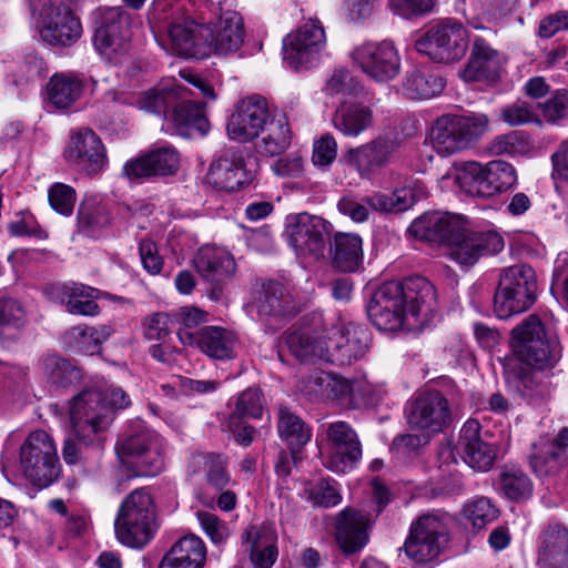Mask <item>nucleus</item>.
Returning a JSON list of instances; mask_svg holds the SVG:
<instances>
[{
    "instance_id": "obj_1",
    "label": "nucleus",
    "mask_w": 568,
    "mask_h": 568,
    "mask_svg": "<svg viewBox=\"0 0 568 568\" xmlns=\"http://www.w3.org/2000/svg\"><path fill=\"white\" fill-rule=\"evenodd\" d=\"M434 302L433 284L423 276H412L382 284L367 305V314L378 329L395 331L405 325L408 316L416 318L432 310Z\"/></svg>"
},
{
    "instance_id": "obj_2",
    "label": "nucleus",
    "mask_w": 568,
    "mask_h": 568,
    "mask_svg": "<svg viewBox=\"0 0 568 568\" xmlns=\"http://www.w3.org/2000/svg\"><path fill=\"white\" fill-rule=\"evenodd\" d=\"M159 528L154 500L145 488L133 490L121 503L115 520L116 539L124 546L142 549Z\"/></svg>"
},
{
    "instance_id": "obj_3",
    "label": "nucleus",
    "mask_w": 568,
    "mask_h": 568,
    "mask_svg": "<svg viewBox=\"0 0 568 568\" xmlns=\"http://www.w3.org/2000/svg\"><path fill=\"white\" fill-rule=\"evenodd\" d=\"M115 453L130 477H154L164 469L160 438L140 422L115 444Z\"/></svg>"
},
{
    "instance_id": "obj_4",
    "label": "nucleus",
    "mask_w": 568,
    "mask_h": 568,
    "mask_svg": "<svg viewBox=\"0 0 568 568\" xmlns=\"http://www.w3.org/2000/svg\"><path fill=\"white\" fill-rule=\"evenodd\" d=\"M511 346L521 362L537 369L554 367L561 357L558 337L537 315H529L513 329Z\"/></svg>"
},
{
    "instance_id": "obj_5",
    "label": "nucleus",
    "mask_w": 568,
    "mask_h": 568,
    "mask_svg": "<svg viewBox=\"0 0 568 568\" xmlns=\"http://www.w3.org/2000/svg\"><path fill=\"white\" fill-rule=\"evenodd\" d=\"M69 414L75 438L85 446H100L102 434L112 423V409L104 393L82 390L72 398Z\"/></svg>"
},
{
    "instance_id": "obj_6",
    "label": "nucleus",
    "mask_w": 568,
    "mask_h": 568,
    "mask_svg": "<svg viewBox=\"0 0 568 568\" xmlns=\"http://www.w3.org/2000/svg\"><path fill=\"white\" fill-rule=\"evenodd\" d=\"M488 129L485 113L444 114L432 128L433 145L439 154H453L473 146Z\"/></svg>"
},
{
    "instance_id": "obj_7",
    "label": "nucleus",
    "mask_w": 568,
    "mask_h": 568,
    "mask_svg": "<svg viewBox=\"0 0 568 568\" xmlns=\"http://www.w3.org/2000/svg\"><path fill=\"white\" fill-rule=\"evenodd\" d=\"M450 517L444 511H429L410 524L409 534L402 547L416 564H427L439 557L449 540Z\"/></svg>"
},
{
    "instance_id": "obj_8",
    "label": "nucleus",
    "mask_w": 568,
    "mask_h": 568,
    "mask_svg": "<svg viewBox=\"0 0 568 568\" xmlns=\"http://www.w3.org/2000/svg\"><path fill=\"white\" fill-rule=\"evenodd\" d=\"M537 280L535 271L526 264L505 268L494 296V312L506 320L528 310L536 301Z\"/></svg>"
},
{
    "instance_id": "obj_9",
    "label": "nucleus",
    "mask_w": 568,
    "mask_h": 568,
    "mask_svg": "<svg viewBox=\"0 0 568 568\" xmlns=\"http://www.w3.org/2000/svg\"><path fill=\"white\" fill-rule=\"evenodd\" d=\"M70 0H32L31 9L39 12L41 39L57 47H69L82 34L80 20L72 13Z\"/></svg>"
},
{
    "instance_id": "obj_10",
    "label": "nucleus",
    "mask_w": 568,
    "mask_h": 568,
    "mask_svg": "<svg viewBox=\"0 0 568 568\" xmlns=\"http://www.w3.org/2000/svg\"><path fill=\"white\" fill-rule=\"evenodd\" d=\"M20 463L26 477L39 488L51 485L60 474L57 447L44 430L28 436L20 449Z\"/></svg>"
},
{
    "instance_id": "obj_11",
    "label": "nucleus",
    "mask_w": 568,
    "mask_h": 568,
    "mask_svg": "<svg viewBox=\"0 0 568 568\" xmlns=\"http://www.w3.org/2000/svg\"><path fill=\"white\" fill-rule=\"evenodd\" d=\"M469 36L460 21L446 19L430 27L415 42L418 52L438 63L459 61L466 53Z\"/></svg>"
},
{
    "instance_id": "obj_12",
    "label": "nucleus",
    "mask_w": 568,
    "mask_h": 568,
    "mask_svg": "<svg viewBox=\"0 0 568 568\" xmlns=\"http://www.w3.org/2000/svg\"><path fill=\"white\" fill-rule=\"evenodd\" d=\"M331 229L323 217L302 212L286 216L284 236L297 256L320 260L324 257Z\"/></svg>"
},
{
    "instance_id": "obj_13",
    "label": "nucleus",
    "mask_w": 568,
    "mask_h": 568,
    "mask_svg": "<svg viewBox=\"0 0 568 568\" xmlns=\"http://www.w3.org/2000/svg\"><path fill=\"white\" fill-rule=\"evenodd\" d=\"M326 45L325 30L318 19H308L283 39V58L294 70L308 69L318 63Z\"/></svg>"
},
{
    "instance_id": "obj_14",
    "label": "nucleus",
    "mask_w": 568,
    "mask_h": 568,
    "mask_svg": "<svg viewBox=\"0 0 568 568\" xmlns=\"http://www.w3.org/2000/svg\"><path fill=\"white\" fill-rule=\"evenodd\" d=\"M405 418L412 429L434 435L450 424L452 409L440 392L425 390L406 403Z\"/></svg>"
},
{
    "instance_id": "obj_15",
    "label": "nucleus",
    "mask_w": 568,
    "mask_h": 568,
    "mask_svg": "<svg viewBox=\"0 0 568 568\" xmlns=\"http://www.w3.org/2000/svg\"><path fill=\"white\" fill-rule=\"evenodd\" d=\"M131 17L120 7L100 11L93 37L97 50L108 60L116 62L129 50Z\"/></svg>"
},
{
    "instance_id": "obj_16",
    "label": "nucleus",
    "mask_w": 568,
    "mask_h": 568,
    "mask_svg": "<svg viewBox=\"0 0 568 568\" xmlns=\"http://www.w3.org/2000/svg\"><path fill=\"white\" fill-rule=\"evenodd\" d=\"M352 58L376 82L392 81L400 70V57L390 41L364 43L353 51Z\"/></svg>"
},
{
    "instance_id": "obj_17",
    "label": "nucleus",
    "mask_w": 568,
    "mask_h": 568,
    "mask_svg": "<svg viewBox=\"0 0 568 568\" xmlns=\"http://www.w3.org/2000/svg\"><path fill=\"white\" fill-rule=\"evenodd\" d=\"M329 454L324 465L335 473H346L362 458V445L353 427L344 422L331 423L326 429Z\"/></svg>"
},
{
    "instance_id": "obj_18",
    "label": "nucleus",
    "mask_w": 568,
    "mask_h": 568,
    "mask_svg": "<svg viewBox=\"0 0 568 568\" xmlns=\"http://www.w3.org/2000/svg\"><path fill=\"white\" fill-rule=\"evenodd\" d=\"M200 39L204 48V58L212 53L227 55L236 52L244 42V23L236 11L223 12L213 29L206 24V29H200Z\"/></svg>"
},
{
    "instance_id": "obj_19",
    "label": "nucleus",
    "mask_w": 568,
    "mask_h": 568,
    "mask_svg": "<svg viewBox=\"0 0 568 568\" xmlns=\"http://www.w3.org/2000/svg\"><path fill=\"white\" fill-rule=\"evenodd\" d=\"M328 363L333 365H349L363 357L371 342L369 332L357 324L334 326L327 329Z\"/></svg>"
},
{
    "instance_id": "obj_20",
    "label": "nucleus",
    "mask_w": 568,
    "mask_h": 568,
    "mask_svg": "<svg viewBox=\"0 0 568 568\" xmlns=\"http://www.w3.org/2000/svg\"><path fill=\"white\" fill-rule=\"evenodd\" d=\"M64 158L90 175L102 173L108 165L104 144L99 135L88 128L71 134L64 150Z\"/></svg>"
},
{
    "instance_id": "obj_21",
    "label": "nucleus",
    "mask_w": 568,
    "mask_h": 568,
    "mask_svg": "<svg viewBox=\"0 0 568 568\" xmlns=\"http://www.w3.org/2000/svg\"><path fill=\"white\" fill-rule=\"evenodd\" d=\"M270 119L266 100L260 95L248 97L230 116L227 135L239 142L252 141L261 134Z\"/></svg>"
},
{
    "instance_id": "obj_22",
    "label": "nucleus",
    "mask_w": 568,
    "mask_h": 568,
    "mask_svg": "<svg viewBox=\"0 0 568 568\" xmlns=\"http://www.w3.org/2000/svg\"><path fill=\"white\" fill-rule=\"evenodd\" d=\"M491 439L493 435L483 432L478 420L468 419L460 429L465 463L479 471L489 470L497 458V444Z\"/></svg>"
},
{
    "instance_id": "obj_23",
    "label": "nucleus",
    "mask_w": 568,
    "mask_h": 568,
    "mask_svg": "<svg viewBox=\"0 0 568 568\" xmlns=\"http://www.w3.org/2000/svg\"><path fill=\"white\" fill-rule=\"evenodd\" d=\"M466 227V220L462 215L432 212L415 219L408 230L420 240L449 245Z\"/></svg>"
},
{
    "instance_id": "obj_24",
    "label": "nucleus",
    "mask_w": 568,
    "mask_h": 568,
    "mask_svg": "<svg viewBox=\"0 0 568 568\" xmlns=\"http://www.w3.org/2000/svg\"><path fill=\"white\" fill-rule=\"evenodd\" d=\"M448 246L452 260L468 266L483 255L500 252L504 240L496 232H473L466 227Z\"/></svg>"
},
{
    "instance_id": "obj_25",
    "label": "nucleus",
    "mask_w": 568,
    "mask_h": 568,
    "mask_svg": "<svg viewBox=\"0 0 568 568\" xmlns=\"http://www.w3.org/2000/svg\"><path fill=\"white\" fill-rule=\"evenodd\" d=\"M503 64L500 53L493 49L486 40L476 37L468 63L460 72V77L466 82L481 81L496 84L500 80Z\"/></svg>"
},
{
    "instance_id": "obj_26",
    "label": "nucleus",
    "mask_w": 568,
    "mask_h": 568,
    "mask_svg": "<svg viewBox=\"0 0 568 568\" xmlns=\"http://www.w3.org/2000/svg\"><path fill=\"white\" fill-rule=\"evenodd\" d=\"M258 316L265 321H283L294 316L298 306L288 290L278 282L264 283L255 293L253 302Z\"/></svg>"
},
{
    "instance_id": "obj_27",
    "label": "nucleus",
    "mask_w": 568,
    "mask_h": 568,
    "mask_svg": "<svg viewBox=\"0 0 568 568\" xmlns=\"http://www.w3.org/2000/svg\"><path fill=\"white\" fill-rule=\"evenodd\" d=\"M197 273L213 285L212 293L217 298L222 285L234 274L236 265L233 256L225 250L216 246H203L194 257Z\"/></svg>"
},
{
    "instance_id": "obj_28",
    "label": "nucleus",
    "mask_w": 568,
    "mask_h": 568,
    "mask_svg": "<svg viewBox=\"0 0 568 568\" xmlns=\"http://www.w3.org/2000/svg\"><path fill=\"white\" fill-rule=\"evenodd\" d=\"M180 168V155L173 148H159L126 161L123 175L126 178H152L174 175Z\"/></svg>"
},
{
    "instance_id": "obj_29",
    "label": "nucleus",
    "mask_w": 568,
    "mask_h": 568,
    "mask_svg": "<svg viewBox=\"0 0 568 568\" xmlns=\"http://www.w3.org/2000/svg\"><path fill=\"white\" fill-rule=\"evenodd\" d=\"M395 146L394 142L386 139H375L348 150L343 155V161L361 175H375L388 165Z\"/></svg>"
},
{
    "instance_id": "obj_30",
    "label": "nucleus",
    "mask_w": 568,
    "mask_h": 568,
    "mask_svg": "<svg viewBox=\"0 0 568 568\" xmlns=\"http://www.w3.org/2000/svg\"><path fill=\"white\" fill-rule=\"evenodd\" d=\"M538 568H568V528L548 524L538 535L536 545Z\"/></svg>"
},
{
    "instance_id": "obj_31",
    "label": "nucleus",
    "mask_w": 568,
    "mask_h": 568,
    "mask_svg": "<svg viewBox=\"0 0 568 568\" xmlns=\"http://www.w3.org/2000/svg\"><path fill=\"white\" fill-rule=\"evenodd\" d=\"M369 517L355 508L347 507L336 517V541L346 555L361 551L368 542Z\"/></svg>"
},
{
    "instance_id": "obj_32",
    "label": "nucleus",
    "mask_w": 568,
    "mask_h": 568,
    "mask_svg": "<svg viewBox=\"0 0 568 568\" xmlns=\"http://www.w3.org/2000/svg\"><path fill=\"white\" fill-rule=\"evenodd\" d=\"M262 160L257 155L230 148L214 155L207 174L216 178H256L262 173Z\"/></svg>"
},
{
    "instance_id": "obj_33",
    "label": "nucleus",
    "mask_w": 568,
    "mask_h": 568,
    "mask_svg": "<svg viewBox=\"0 0 568 568\" xmlns=\"http://www.w3.org/2000/svg\"><path fill=\"white\" fill-rule=\"evenodd\" d=\"M179 338L184 345L197 346L214 359L234 357V337L219 326H206L196 332L182 331L179 333Z\"/></svg>"
},
{
    "instance_id": "obj_34",
    "label": "nucleus",
    "mask_w": 568,
    "mask_h": 568,
    "mask_svg": "<svg viewBox=\"0 0 568 568\" xmlns=\"http://www.w3.org/2000/svg\"><path fill=\"white\" fill-rule=\"evenodd\" d=\"M166 121L172 125V133L182 138H203L210 130L202 102H178Z\"/></svg>"
},
{
    "instance_id": "obj_35",
    "label": "nucleus",
    "mask_w": 568,
    "mask_h": 568,
    "mask_svg": "<svg viewBox=\"0 0 568 568\" xmlns=\"http://www.w3.org/2000/svg\"><path fill=\"white\" fill-rule=\"evenodd\" d=\"M286 344L291 353L303 363H328L327 329L318 331H291L286 333Z\"/></svg>"
},
{
    "instance_id": "obj_36",
    "label": "nucleus",
    "mask_w": 568,
    "mask_h": 568,
    "mask_svg": "<svg viewBox=\"0 0 568 568\" xmlns=\"http://www.w3.org/2000/svg\"><path fill=\"white\" fill-rule=\"evenodd\" d=\"M335 130L346 138H357L374 125V110L362 102L341 103L332 116Z\"/></svg>"
},
{
    "instance_id": "obj_37",
    "label": "nucleus",
    "mask_w": 568,
    "mask_h": 568,
    "mask_svg": "<svg viewBox=\"0 0 568 568\" xmlns=\"http://www.w3.org/2000/svg\"><path fill=\"white\" fill-rule=\"evenodd\" d=\"M205 560V544L200 537L190 534L172 545L163 556L159 568H203Z\"/></svg>"
},
{
    "instance_id": "obj_38",
    "label": "nucleus",
    "mask_w": 568,
    "mask_h": 568,
    "mask_svg": "<svg viewBox=\"0 0 568 568\" xmlns=\"http://www.w3.org/2000/svg\"><path fill=\"white\" fill-rule=\"evenodd\" d=\"M68 313L81 316H95L100 306L95 302L99 290L78 282L63 283L57 286Z\"/></svg>"
},
{
    "instance_id": "obj_39",
    "label": "nucleus",
    "mask_w": 568,
    "mask_h": 568,
    "mask_svg": "<svg viewBox=\"0 0 568 568\" xmlns=\"http://www.w3.org/2000/svg\"><path fill=\"white\" fill-rule=\"evenodd\" d=\"M200 29H206V24L199 23L191 18L171 23L169 37L174 51L184 57L204 58Z\"/></svg>"
},
{
    "instance_id": "obj_40",
    "label": "nucleus",
    "mask_w": 568,
    "mask_h": 568,
    "mask_svg": "<svg viewBox=\"0 0 568 568\" xmlns=\"http://www.w3.org/2000/svg\"><path fill=\"white\" fill-rule=\"evenodd\" d=\"M243 541L250 544V560L254 568H272L278 555L274 531L251 527L244 532Z\"/></svg>"
},
{
    "instance_id": "obj_41",
    "label": "nucleus",
    "mask_w": 568,
    "mask_h": 568,
    "mask_svg": "<svg viewBox=\"0 0 568 568\" xmlns=\"http://www.w3.org/2000/svg\"><path fill=\"white\" fill-rule=\"evenodd\" d=\"M362 245L357 234L336 233L329 246L333 266L344 273L357 271L363 261Z\"/></svg>"
},
{
    "instance_id": "obj_42",
    "label": "nucleus",
    "mask_w": 568,
    "mask_h": 568,
    "mask_svg": "<svg viewBox=\"0 0 568 568\" xmlns=\"http://www.w3.org/2000/svg\"><path fill=\"white\" fill-rule=\"evenodd\" d=\"M226 465V456L216 453H197L191 459L193 471L202 473L206 485L216 491L223 490L231 483Z\"/></svg>"
},
{
    "instance_id": "obj_43",
    "label": "nucleus",
    "mask_w": 568,
    "mask_h": 568,
    "mask_svg": "<svg viewBox=\"0 0 568 568\" xmlns=\"http://www.w3.org/2000/svg\"><path fill=\"white\" fill-rule=\"evenodd\" d=\"M28 323L24 304L11 296H0V341H16Z\"/></svg>"
},
{
    "instance_id": "obj_44",
    "label": "nucleus",
    "mask_w": 568,
    "mask_h": 568,
    "mask_svg": "<svg viewBox=\"0 0 568 568\" xmlns=\"http://www.w3.org/2000/svg\"><path fill=\"white\" fill-rule=\"evenodd\" d=\"M277 433L287 447L301 448L311 440L312 429L287 406L281 405L277 412Z\"/></svg>"
},
{
    "instance_id": "obj_45",
    "label": "nucleus",
    "mask_w": 568,
    "mask_h": 568,
    "mask_svg": "<svg viewBox=\"0 0 568 568\" xmlns=\"http://www.w3.org/2000/svg\"><path fill=\"white\" fill-rule=\"evenodd\" d=\"M83 87L79 75L57 73L48 83V97L55 108L67 109L81 97Z\"/></svg>"
},
{
    "instance_id": "obj_46",
    "label": "nucleus",
    "mask_w": 568,
    "mask_h": 568,
    "mask_svg": "<svg viewBox=\"0 0 568 568\" xmlns=\"http://www.w3.org/2000/svg\"><path fill=\"white\" fill-rule=\"evenodd\" d=\"M77 220L78 231L88 237H98L111 223L109 210L95 201L82 203Z\"/></svg>"
},
{
    "instance_id": "obj_47",
    "label": "nucleus",
    "mask_w": 568,
    "mask_h": 568,
    "mask_svg": "<svg viewBox=\"0 0 568 568\" xmlns=\"http://www.w3.org/2000/svg\"><path fill=\"white\" fill-rule=\"evenodd\" d=\"M261 134L258 148L267 155L283 152L291 143V130L285 116L271 118Z\"/></svg>"
},
{
    "instance_id": "obj_48",
    "label": "nucleus",
    "mask_w": 568,
    "mask_h": 568,
    "mask_svg": "<svg viewBox=\"0 0 568 568\" xmlns=\"http://www.w3.org/2000/svg\"><path fill=\"white\" fill-rule=\"evenodd\" d=\"M403 85L412 99H430L443 91L445 81L440 77L413 70L406 74Z\"/></svg>"
},
{
    "instance_id": "obj_49",
    "label": "nucleus",
    "mask_w": 568,
    "mask_h": 568,
    "mask_svg": "<svg viewBox=\"0 0 568 568\" xmlns=\"http://www.w3.org/2000/svg\"><path fill=\"white\" fill-rule=\"evenodd\" d=\"M560 453L556 449V445L550 443L548 438H540L531 445L529 454V464L532 471L539 476H549L558 470V459Z\"/></svg>"
},
{
    "instance_id": "obj_50",
    "label": "nucleus",
    "mask_w": 568,
    "mask_h": 568,
    "mask_svg": "<svg viewBox=\"0 0 568 568\" xmlns=\"http://www.w3.org/2000/svg\"><path fill=\"white\" fill-rule=\"evenodd\" d=\"M41 367L48 381L58 386L67 387L81 378L80 371L71 362L55 354L43 357Z\"/></svg>"
},
{
    "instance_id": "obj_51",
    "label": "nucleus",
    "mask_w": 568,
    "mask_h": 568,
    "mask_svg": "<svg viewBox=\"0 0 568 568\" xmlns=\"http://www.w3.org/2000/svg\"><path fill=\"white\" fill-rule=\"evenodd\" d=\"M179 85L170 89H152L140 98L139 105L146 112L163 114L168 120L171 113L170 109L173 110L179 102Z\"/></svg>"
},
{
    "instance_id": "obj_52",
    "label": "nucleus",
    "mask_w": 568,
    "mask_h": 568,
    "mask_svg": "<svg viewBox=\"0 0 568 568\" xmlns=\"http://www.w3.org/2000/svg\"><path fill=\"white\" fill-rule=\"evenodd\" d=\"M500 488L504 495L515 501L528 499L532 494V481L519 468H506L499 476Z\"/></svg>"
},
{
    "instance_id": "obj_53",
    "label": "nucleus",
    "mask_w": 568,
    "mask_h": 568,
    "mask_svg": "<svg viewBox=\"0 0 568 568\" xmlns=\"http://www.w3.org/2000/svg\"><path fill=\"white\" fill-rule=\"evenodd\" d=\"M463 515L466 519V525L469 524L474 530L478 531L496 520L499 516V510L490 499L480 497L465 505Z\"/></svg>"
},
{
    "instance_id": "obj_54",
    "label": "nucleus",
    "mask_w": 568,
    "mask_h": 568,
    "mask_svg": "<svg viewBox=\"0 0 568 568\" xmlns=\"http://www.w3.org/2000/svg\"><path fill=\"white\" fill-rule=\"evenodd\" d=\"M263 412L262 393L258 388H247L239 394L235 408L230 415V422L236 423L241 418H260Z\"/></svg>"
},
{
    "instance_id": "obj_55",
    "label": "nucleus",
    "mask_w": 568,
    "mask_h": 568,
    "mask_svg": "<svg viewBox=\"0 0 568 568\" xmlns=\"http://www.w3.org/2000/svg\"><path fill=\"white\" fill-rule=\"evenodd\" d=\"M499 118L510 126L540 123L536 108L523 100H517L500 110Z\"/></svg>"
},
{
    "instance_id": "obj_56",
    "label": "nucleus",
    "mask_w": 568,
    "mask_h": 568,
    "mask_svg": "<svg viewBox=\"0 0 568 568\" xmlns=\"http://www.w3.org/2000/svg\"><path fill=\"white\" fill-rule=\"evenodd\" d=\"M438 459L443 488L448 493H459L463 488V481L457 471V462L453 456L452 447L447 446L440 449Z\"/></svg>"
},
{
    "instance_id": "obj_57",
    "label": "nucleus",
    "mask_w": 568,
    "mask_h": 568,
    "mask_svg": "<svg viewBox=\"0 0 568 568\" xmlns=\"http://www.w3.org/2000/svg\"><path fill=\"white\" fill-rule=\"evenodd\" d=\"M456 191L468 197L488 199L503 191L493 180H454Z\"/></svg>"
},
{
    "instance_id": "obj_58",
    "label": "nucleus",
    "mask_w": 568,
    "mask_h": 568,
    "mask_svg": "<svg viewBox=\"0 0 568 568\" xmlns=\"http://www.w3.org/2000/svg\"><path fill=\"white\" fill-rule=\"evenodd\" d=\"M51 207L62 215H70L75 204V191L64 183H54L48 193Z\"/></svg>"
},
{
    "instance_id": "obj_59",
    "label": "nucleus",
    "mask_w": 568,
    "mask_h": 568,
    "mask_svg": "<svg viewBox=\"0 0 568 568\" xmlns=\"http://www.w3.org/2000/svg\"><path fill=\"white\" fill-rule=\"evenodd\" d=\"M196 517L203 531L213 544H223L229 538L230 531L226 524L216 515L210 511L199 510Z\"/></svg>"
},
{
    "instance_id": "obj_60",
    "label": "nucleus",
    "mask_w": 568,
    "mask_h": 568,
    "mask_svg": "<svg viewBox=\"0 0 568 568\" xmlns=\"http://www.w3.org/2000/svg\"><path fill=\"white\" fill-rule=\"evenodd\" d=\"M359 89L358 82L344 69L335 70L325 85V91L331 95H353L357 94Z\"/></svg>"
},
{
    "instance_id": "obj_61",
    "label": "nucleus",
    "mask_w": 568,
    "mask_h": 568,
    "mask_svg": "<svg viewBox=\"0 0 568 568\" xmlns=\"http://www.w3.org/2000/svg\"><path fill=\"white\" fill-rule=\"evenodd\" d=\"M306 491L308 494V499H311L316 506L333 507L342 500L339 491L325 479L311 485Z\"/></svg>"
},
{
    "instance_id": "obj_62",
    "label": "nucleus",
    "mask_w": 568,
    "mask_h": 568,
    "mask_svg": "<svg viewBox=\"0 0 568 568\" xmlns=\"http://www.w3.org/2000/svg\"><path fill=\"white\" fill-rule=\"evenodd\" d=\"M65 342L70 348L75 352L85 354V355H94L98 351H90L89 347L93 348V334L90 326L87 325H78L70 328L65 333Z\"/></svg>"
},
{
    "instance_id": "obj_63",
    "label": "nucleus",
    "mask_w": 568,
    "mask_h": 568,
    "mask_svg": "<svg viewBox=\"0 0 568 568\" xmlns=\"http://www.w3.org/2000/svg\"><path fill=\"white\" fill-rule=\"evenodd\" d=\"M337 155V142L331 134H324L313 144L312 162L315 166L329 165Z\"/></svg>"
},
{
    "instance_id": "obj_64",
    "label": "nucleus",
    "mask_w": 568,
    "mask_h": 568,
    "mask_svg": "<svg viewBox=\"0 0 568 568\" xmlns=\"http://www.w3.org/2000/svg\"><path fill=\"white\" fill-rule=\"evenodd\" d=\"M538 105L548 122H557L568 114V91H557L544 104Z\"/></svg>"
}]
</instances>
